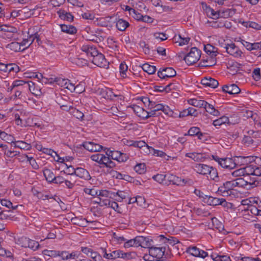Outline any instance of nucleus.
<instances>
[{
  "instance_id": "obj_37",
  "label": "nucleus",
  "mask_w": 261,
  "mask_h": 261,
  "mask_svg": "<svg viewBox=\"0 0 261 261\" xmlns=\"http://www.w3.org/2000/svg\"><path fill=\"white\" fill-rule=\"evenodd\" d=\"M7 47L15 52L23 51L25 48H21V45L17 42H12L7 45Z\"/></svg>"
},
{
  "instance_id": "obj_47",
  "label": "nucleus",
  "mask_w": 261,
  "mask_h": 261,
  "mask_svg": "<svg viewBox=\"0 0 261 261\" xmlns=\"http://www.w3.org/2000/svg\"><path fill=\"white\" fill-rule=\"evenodd\" d=\"M113 195L114 196H118V197L116 199L118 201H122L123 199H125L126 197L128 196V194L124 192V191H118L117 192H113Z\"/></svg>"
},
{
  "instance_id": "obj_45",
  "label": "nucleus",
  "mask_w": 261,
  "mask_h": 261,
  "mask_svg": "<svg viewBox=\"0 0 261 261\" xmlns=\"http://www.w3.org/2000/svg\"><path fill=\"white\" fill-rule=\"evenodd\" d=\"M0 203L2 206L9 209L15 210L18 206L17 205L14 206L10 200L5 199H0Z\"/></svg>"
},
{
  "instance_id": "obj_14",
  "label": "nucleus",
  "mask_w": 261,
  "mask_h": 261,
  "mask_svg": "<svg viewBox=\"0 0 261 261\" xmlns=\"http://www.w3.org/2000/svg\"><path fill=\"white\" fill-rule=\"evenodd\" d=\"M138 247L141 246L143 248H148L149 250L153 246V240L148 237L143 236H138Z\"/></svg>"
},
{
  "instance_id": "obj_10",
  "label": "nucleus",
  "mask_w": 261,
  "mask_h": 261,
  "mask_svg": "<svg viewBox=\"0 0 261 261\" xmlns=\"http://www.w3.org/2000/svg\"><path fill=\"white\" fill-rule=\"evenodd\" d=\"M224 48L228 54L236 58L241 57L243 54L242 51L234 43L225 44Z\"/></svg>"
},
{
  "instance_id": "obj_43",
  "label": "nucleus",
  "mask_w": 261,
  "mask_h": 261,
  "mask_svg": "<svg viewBox=\"0 0 261 261\" xmlns=\"http://www.w3.org/2000/svg\"><path fill=\"white\" fill-rule=\"evenodd\" d=\"M11 211L5 210L0 206V219L6 220L11 218Z\"/></svg>"
},
{
  "instance_id": "obj_23",
  "label": "nucleus",
  "mask_w": 261,
  "mask_h": 261,
  "mask_svg": "<svg viewBox=\"0 0 261 261\" xmlns=\"http://www.w3.org/2000/svg\"><path fill=\"white\" fill-rule=\"evenodd\" d=\"M29 89L30 92L34 95L40 96L42 94L41 88L38 85H36L35 83L32 81H29V84L27 90Z\"/></svg>"
},
{
  "instance_id": "obj_59",
  "label": "nucleus",
  "mask_w": 261,
  "mask_h": 261,
  "mask_svg": "<svg viewBox=\"0 0 261 261\" xmlns=\"http://www.w3.org/2000/svg\"><path fill=\"white\" fill-rule=\"evenodd\" d=\"M252 76L256 81H259L261 79V72L259 68H255L252 72Z\"/></svg>"
},
{
  "instance_id": "obj_29",
  "label": "nucleus",
  "mask_w": 261,
  "mask_h": 261,
  "mask_svg": "<svg viewBox=\"0 0 261 261\" xmlns=\"http://www.w3.org/2000/svg\"><path fill=\"white\" fill-rule=\"evenodd\" d=\"M203 108L206 112L214 116H218L220 114L218 110H216L212 105L207 103L206 101L205 106H204Z\"/></svg>"
},
{
  "instance_id": "obj_3",
  "label": "nucleus",
  "mask_w": 261,
  "mask_h": 261,
  "mask_svg": "<svg viewBox=\"0 0 261 261\" xmlns=\"http://www.w3.org/2000/svg\"><path fill=\"white\" fill-rule=\"evenodd\" d=\"M201 57V51L197 47L191 48L190 51L185 57L184 60L188 65H191L197 62Z\"/></svg>"
},
{
  "instance_id": "obj_48",
  "label": "nucleus",
  "mask_w": 261,
  "mask_h": 261,
  "mask_svg": "<svg viewBox=\"0 0 261 261\" xmlns=\"http://www.w3.org/2000/svg\"><path fill=\"white\" fill-rule=\"evenodd\" d=\"M161 240H162L164 243H169L171 245H174V244L177 243V241L175 239V238L173 237H170V238H167L165 237L163 235H161L160 236Z\"/></svg>"
},
{
  "instance_id": "obj_57",
  "label": "nucleus",
  "mask_w": 261,
  "mask_h": 261,
  "mask_svg": "<svg viewBox=\"0 0 261 261\" xmlns=\"http://www.w3.org/2000/svg\"><path fill=\"white\" fill-rule=\"evenodd\" d=\"M200 130V128L198 127H192L188 130V133L185 134V136L189 135L190 136H197L199 131Z\"/></svg>"
},
{
  "instance_id": "obj_44",
  "label": "nucleus",
  "mask_w": 261,
  "mask_h": 261,
  "mask_svg": "<svg viewBox=\"0 0 261 261\" xmlns=\"http://www.w3.org/2000/svg\"><path fill=\"white\" fill-rule=\"evenodd\" d=\"M229 123V118L226 116H222L213 121V124L215 126H221L223 124Z\"/></svg>"
},
{
  "instance_id": "obj_7",
  "label": "nucleus",
  "mask_w": 261,
  "mask_h": 261,
  "mask_svg": "<svg viewBox=\"0 0 261 261\" xmlns=\"http://www.w3.org/2000/svg\"><path fill=\"white\" fill-rule=\"evenodd\" d=\"M202 201L210 205L216 206L221 205L225 206L227 205V202L225 199L214 197L208 195H204Z\"/></svg>"
},
{
  "instance_id": "obj_11",
  "label": "nucleus",
  "mask_w": 261,
  "mask_h": 261,
  "mask_svg": "<svg viewBox=\"0 0 261 261\" xmlns=\"http://www.w3.org/2000/svg\"><path fill=\"white\" fill-rule=\"evenodd\" d=\"M187 252L194 256L203 258L208 255L206 252L200 249L196 246H190L187 248Z\"/></svg>"
},
{
  "instance_id": "obj_39",
  "label": "nucleus",
  "mask_w": 261,
  "mask_h": 261,
  "mask_svg": "<svg viewBox=\"0 0 261 261\" xmlns=\"http://www.w3.org/2000/svg\"><path fill=\"white\" fill-rule=\"evenodd\" d=\"M142 68L144 71L147 72L149 74H153L156 71L155 66L150 65L147 63H145L143 64Z\"/></svg>"
},
{
  "instance_id": "obj_50",
  "label": "nucleus",
  "mask_w": 261,
  "mask_h": 261,
  "mask_svg": "<svg viewBox=\"0 0 261 261\" xmlns=\"http://www.w3.org/2000/svg\"><path fill=\"white\" fill-rule=\"evenodd\" d=\"M209 171L208 174L210 175V178L214 180L218 181L219 177L217 170L211 166V169L209 170Z\"/></svg>"
},
{
  "instance_id": "obj_27",
  "label": "nucleus",
  "mask_w": 261,
  "mask_h": 261,
  "mask_svg": "<svg viewBox=\"0 0 261 261\" xmlns=\"http://www.w3.org/2000/svg\"><path fill=\"white\" fill-rule=\"evenodd\" d=\"M71 222L79 226L86 227L88 223L96 222L95 221H89L85 218H79L77 217L73 218L71 219Z\"/></svg>"
},
{
  "instance_id": "obj_17",
  "label": "nucleus",
  "mask_w": 261,
  "mask_h": 261,
  "mask_svg": "<svg viewBox=\"0 0 261 261\" xmlns=\"http://www.w3.org/2000/svg\"><path fill=\"white\" fill-rule=\"evenodd\" d=\"M201 83L205 87L211 88H216L219 85L218 81L211 77H204L201 80Z\"/></svg>"
},
{
  "instance_id": "obj_9",
  "label": "nucleus",
  "mask_w": 261,
  "mask_h": 261,
  "mask_svg": "<svg viewBox=\"0 0 261 261\" xmlns=\"http://www.w3.org/2000/svg\"><path fill=\"white\" fill-rule=\"evenodd\" d=\"M176 74V71L172 67H162L158 72V76L161 79L172 77Z\"/></svg>"
},
{
  "instance_id": "obj_19",
  "label": "nucleus",
  "mask_w": 261,
  "mask_h": 261,
  "mask_svg": "<svg viewBox=\"0 0 261 261\" xmlns=\"http://www.w3.org/2000/svg\"><path fill=\"white\" fill-rule=\"evenodd\" d=\"M221 166L226 169H233L236 168L234 159L233 158H223L221 162Z\"/></svg>"
},
{
  "instance_id": "obj_34",
  "label": "nucleus",
  "mask_w": 261,
  "mask_h": 261,
  "mask_svg": "<svg viewBox=\"0 0 261 261\" xmlns=\"http://www.w3.org/2000/svg\"><path fill=\"white\" fill-rule=\"evenodd\" d=\"M129 25L128 22L123 19H119L116 22V28L120 31H124Z\"/></svg>"
},
{
  "instance_id": "obj_26",
  "label": "nucleus",
  "mask_w": 261,
  "mask_h": 261,
  "mask_svg": "<svg viewBox=\"0 0 261 261\" xmlns=\"http://www.w3.org/2000/svg\"><path fill=\"white\" fill-rule=\"evenodd\" d=\"M57 13L61 19L69 22H71L73 20V16L70 13L67 12L65 10H60L57 12Z\"/></svg>"
},
{
  "instance_id": "obj_32",
  "label": "nucleus",
  "mask_w": 261,
  "mask_h": 261,
  "mask_svg": "<svg viewBox=\"0 0 261 261\" xmlns=\"http://www.w3.org/2000/svg\"><path fill=\"white\" fill-rule=\"evenodd\" d=\"M60 27L62 32L69 34L76 33V29L72 25L61 24Z\"/></svg>"
},
{
  "instance_id": "obj_22",
  "label": "nucleus",
  "mask_w": 261,
  "mask_h": 261,
  "mask_svg": "<svg viewBox=\"0 0 261 261\" xmlns=\"http://www.w3.org/2000/svg\"><path fill=\"white\" fill-rule=\"evenodd\" d=\"M251 175L253 176L252 175H245L244 176V177L245 178V181H247L246 183V189H250L255 187H256L258 184L257 179V178L258 176L251 177L250 176Z\"/></svg>"
},
{
  "instance_id": "obj_15",
  "label": "nucleus",
  "mask_w": 261,
  "mask_h": 261,
  "mask_svg": "<svg viewBox=\"0 0 261 261\" xmlns=\"http://www.w3.org/2000/svg\"><path fill=\"white\" fill-rule=\"evenodd\" d=\"M80 254V253L76 251H73L71 252L67 251H62L61 252L60 257L63 260H70V259H77Z\"/></svg>"
},
{
  "instance_id": "obj_60",
  "label": "nucleus",
  "mask_w": 261,
  "mask_h": 261,
  "mask_svg": "<svg viewBox=\"0 0 261 261\" xmlns=\"http://www.w3.org/2000/svg\"><path fill=\"white\" fill-rule=\"evenodd\" d=\"M130 15L135 19L139 21H141L142 17V15L135 9H131L130 10Z\"/></svg>"
},
{
  "instance_id": "obj_52",
  "label": "nucleus",
  "mask_w": 261,
  "mask_h": 261,
  "mask_svg": "<svg viewBox=\"0 0 261 261\" xmlns=\"http://www.w3.org/2000/svg\"><path fill=\"white\" fill-rule=\"evenodd\" d=\"M0 138L7 143H10V141H11V139L13 138L11 135L0 130Z\"/></svg>"
},
{
  "instance_id": "obj_49",
  "label": "nucleus",
  "mask_w": 261,
  "mask_h": 261,
  "mask_svg": "<svg viewBox=\"0 0 261 261\" xmlns=\"http://www.w3.org/2000/svg\"><path fill=\"white\" fill-rule=\"evenodd\" d=\"M20 71L19 67L15 64L11 63L8 64L7 72L17 73Z\"/></svg>"
},
{
  "instance_id": "obj_31",
  "label": "nucleus",
  "mask_w": 261,
  "mask_h": 261,
  "mask_svg": "<svg viewBox=\"0 0 261 261\" xmlns=\"http://www.w3.org/2000/svg\"><path fill=\"white\" fill-rule=\"evenodd\" d=\"M15 119L16 123L17 125H20L23 126H29V124L28 123L27 120L24 118V115H22V113H21L20 115L16 113L15 114Z\"/></svg>"
},
{
  "instance_id": "obj_12",
  "label": "nucleus",
  "mask_w": 261,
  "mask_h": 261,
  "mask_svg": "<svg viewBox=\"0 0 261 261\" xmlns=\"http://www.w3.org/2000/svg\"><path fill=\"white\" fill-rule=\"evenodd\" d=\"M165 250V247H158L152 246L148 251L149 253H150L154 258L161 259L163 257Z\"/></svg>"
},
{
  "instance_id": "obj_16",
  "label": "nucleus",
  "mask_w": 261,
  "mask_h": 261,
  "mask_svg": "<svg viewBox=\"0 0 261 261\" xmlns=\"http://www.w3.org/2000/svg\"><path fill=\"white\" fill-rule=\"evenodd\" d=\"M193 169L197 173L205 175L208 174L211 166L204 164H196L194 166Z\"/></svg>"
},
{
  "instance_id": "obj_62",
  "label": "nucleus",
  "mask_w": 261,
  "mask_h": 261,
  "mask_svg": "<svg viewBox=\"0 0 261 261\" xmlns=\"http://www.w3.org/2000/svg\"><path fill=\"white\" fill-rule=\"evenodd\" d=\"M139 45L140 47L143 49V50L145 54H149L150 49L149 46L144 41H141L139 43Z\"/></svg>"
},
{
  "instance_id": "obj_2",
  "label": "nucleus",
  "mask_w": 261,
  "mask_h": 261,
  "mask_svg": "<svg viewBox=\"0 0 261 261\" xmlns=\"http://www.w3.org/2000/svg\"><path fill=\"white\" fill-rule=\"evenodd\" d=\"M232 175L235 177L252 175L254 176H261V166L252 163L250 165L236 170L232 172Z\"/></svg>"
},
{
  "instance_id": "obj_55",
  "label": "nucleus",
  "mask_w": 261,
  "mask_h": 261,
  "mask_svg": "<svg viewBox=\"0 0 261 261\" xmlns=\"http://www.w3.org/2000/svg\"><path fill=\"white\" fill-rule=\"evenodd\" d=\"M246 27L252 28L256 30H261V25L254 21H248L244 22Z\"/></svg>"
},
{
  "instance_id": "obj_61",
  "label": "nucleus",
  "mask_w": 261,
  "mask_h": 261,
  "mask_svg": "<svg viewBox=\"0 0 261 261\" xmlns=\"http://www.w3.org/2000/svg\"><path fill=\"white\" fill-rule=\"evenodd\" d=\"M45 254L50 257H55L57 256H60L61 255V252L57 250H45Z\"/></svg>"
},
{
  "instance_id": "obj_63",
  "label": "nucleus",
  "mask_w": 261,
  "mask_h": 261,
  "mask_svg": "<svg viewBox=\"0 0 261 261\" xmlns=\"http://www.w3.org/2000/svg\"><path fill=\"white\" fill-rule=\"evenodd\" d=\"M39 247V244L38 242L29 239V248L35 251Z\"/></svg>"
},
{
  "instance_id": "obj_38",
  "label": "nucleus",
  "mask_w": 261,
  "mask_h": 261,
  "mask_svg": "<svg viewBox=\"0 0 261 261\" xmlns=\"http://www.w3.org/2000/svg\"><path fill=\"white\" fill-rule=\"evenodd\" d=\"M174 89H175V85H174V84L172 83H170L166 85L165 87H163L162 86L155 87V91L159 92H168Z\"/></svg>"
},
{
  "instance_id": "obj_35",
  "label": "nucleus",
  "mask_w": 261,
  "mask_h": 261,
  "mask_svg": "<svg viewBox=\"0 0 261 261\" xmlns=\"http://www.w3.org/2000/svg\"><path fill=\"white\" fill-rule=\"evenodd\" d=\"M138 236L133 239L126 240L124 243V247L125 248L130 247H138Z\"/></svg>"
},
{
  "instance_id": "obj_21",
  "label": "nucleus",
  "mask_w": 261,
  "mask_h": 261,
  "mask_svg": "<svg viewBox=\"0 0 261 261\" xmlns=\"http://www.w3.org/2000/svg\"><path fill=\"white\" fill-rule=\"evenodd\" d=\"M74 175L85 180H89L91 178L90 175L87 170L83 168H77L75 170L72 169Z\"/></svg>"
},
{
  "instance_id": "obj_58",
  "label": "nucleus",
  "mask_w": 261,
  "mask_h": 261,
  "mask_svg": "<svg viewBox=\"0 0 261 261\" xmlns=\"http://www.w3.org/2000/svg\"><path fill=\"white\" fill-rule=\"evenodd\" d=\"M153 36L157 40L162 41L167 39V35L164 33H155L153 34Z\"/></svg>"
},
{
  "instance_id": "obj_51",
  "label": "nucleus",
  "mask_w": 261,
  "mask_h": 261,
  "mask_svg": "<svg viewBox=\"0 0 261 261\" xmlns=\"http://www.w3.org/2000/svg\"><path fill=\"white\" fill-rule=\"evenodd\" d=\"M18 144V148L21 149H24L25 150H30L32 146L30 144L27 143L26 142L22 141H17Z\"/></svg>"
},
{
  "instance_id": "obj_30",
  "label": "nucleus",
  "mask_w": 261,
  "mask_h": 261,
  "mask_svg": "<svg viewBox=\"0 0 261 261\" xmlns=\"http://www.w3.org/2000/svg\"><path fill=\"white\" fill-rule=\"evenodd\" d=\"M137 255L135 252H125L121 250L120 258L126 261L130 259H135L136 258Z\"/></svg>"
},
{
  "instance_id": "obj_25",
  "label": "nucleus",
  "mask_w": 261,
  "mask_h": 261,
  "mask_svg": "<svg viewBox=\"0 0 261 261\" xmlns=\"http://www.w3.org/2000/svg\"><path fill=\"white\" fill-rule=\"evenodd\" d=\"M61 107L64 110H68L77 119H82L84 116V114L82 112L73 107H70L68 110H67V106L63 105Z\"/></svg>"
},
{
  "instance_id": "obj_33",
  "label": "nucleus",
  "mask_w": 261,
  "mask_h": 261,
  "mask_svg": "<svg viewBox=\"0 0 261 261\" xmlns=\"http://www.w3.org/2000/svg\"><path fill=\"white\" fill-rule=\"evenodd\" d=\"M13 87H15L16 89H27L29 81L25 82L22 80H16L13 82Z\"/></svg>"
},
{
  "instance_id": "obj_24",
  "label": "nucleus",
  "mask_w": 261,
  "mask_h": 261,
  "mask_svg": "<svg viewBox=\"0 0 261 261\" xmlns=\"http://www.w3.org/2000/svg\"><path fill=\"white\" fill-rule=\"evenodd\" d=\"M215 57L210 56L207 57L206 59H202L199 63V65L201 67H210L215 65L216 63Z\"/></svg>"
},
{
  "instance_id": "obj_20",
  "label": "nucleus",
  "mask_w": 261,
  "mask_h": 261,
  "mask_svg": "<svg viewBox=\"0 0 261 261\" xmlns=\"http://www.w3.org/2000/svg\"><path fill=\"white\" fill-rule=\"evenodd\" d=\"M223 92L227 93L229 94H236L240 92L241 90L239 87L234 84L227 85H225L222 87Z\"/></svg>"
},
{
  "instance_id": "obj_36",
  "label": "nucleus",
  "mask_w": 261,
  "mask_h": 261,
  "mask_svg": "<svg viewBox=\"0 0 261 261\" xmlns=\"http://www.w3.org/2000/svg\"><path fill=\"white\" fill-rule=\"evenodd\" d=\"M43 174L47 181L50 182H53L56 176L51 170L45 169L43 171Z\"/></svg>"
},
{
  "instance_id": "obj_54",
  "label": "nucleus",
  "mask_w": 261,
  "mask_h": 261,
  "mask_svg": "<svg viewBox=\"0 0 261 261\" xmlns=\"http://www.w3.org/2000/svg\"><path fill=\"white\" fill-rule=\"evenodd\" d=\"M231 10L226 9L223 10H219V18H228L230 16Z\"/></svg>"
},
{
  "instance_id": "obj_6",
  "label": "nucleus",
  "mask_w": 261,
  "mask_h": 261,
  "mask_svg": "<svg viewBox=\"0 0 261 261\" xmlns=\"http://www.w3.org/2000/svg\"><path fill=\"white\" fill-rule=\"evenodd\" d=\"M54 81L56 82L57 84L60 85L61 87H62L65 89H68L71 92H80V91H76V89H77L80 87V85H77V86H75L73 84L71 83L70 81L68 79L56 78Z\"/></svg>"
},
{
  "instance_id": "obj_5",
  "label": "nucleus",
  "mask_w": 261,
  "mask_h": 261,
  "mask_svg": "<svg viewBox=\"0 0 261 261\" xmlns=\"http://www.w3.org/2000/svg\"><path fill=\"white\" fill-rule=\"evenodd\" d=\"M231 184L230 181H226L218 188V192L223 196H230L234 197L237 192L236 190L232 189Z\"/></svg>"
},
{
  "instance_id": "obj_64",
  "label": "nucleus",
  "mask_w": 261,
  "mask_h": 261,
  "mask_svg": "<svg viewBox=\"0 0 261 261\" xmlns=\"http://www.w3.org/2000/svg\"><path fill=\"white\" fill-rule=\"evenodd\" d=\"M113 195V192L107 190H101L97 191V195L99 196L108 197H111V195Z\"/></svg>"
},
{
  "instance_id": "obj_18",
  "label": "nucleus",
  "mask_w": 261,
  "mask_h": 261,
  "mask_svg": "<svg viewBox=\"0 0 261 261\" xmlns=\"http://www.w3.org/2000/svg\"><path fill=\"white\" fill-rule=\"evenodd\" d=\"M202 6L203 9L208 17L213 19L219 18V11H215L213 9L204 3H202Z\"/></svg>"
},
{
  "instance_id": "obj_40",
  "label": "nucleus",
  "mask_w": 261,
  "mask_h": 261,
  "mask_svg": "<svg viewBox=\"0 0 261 261\" xmlns=\"http://www.w3.org/2000/svg\"><path fill=\"white\" fill-rule=\"evenodd\" d=\"M186 156L190 158L195 161H201L203 159L202 154L196 152H189L186 154Z\"/></svg>"
},
{
  "instance_id": "obj_42",
  "label": "nucleus",
  "mask_w": 261,
  "mask_h": 261,
  "mask_svg": "<svg viewBox=\"0 0 261 261\" xmlns=\"http://www.w3.org/2000/svg\"><path fill=\"white\" fill-rule=\"evenodd\" d=\"M106 154L110 156L111 159L116 160L118 162L119 158L120 155H121V152L118 150H108L106 152Z\"/></svg>"
},
{
  "instance_id": "obj_41",
  "label": "nucleus",
  "mask_w": 261,
  "mask_h": 261,
  "mask_svg": "<svg viewBox=\"0 0 261 261\" xmlns=\"http://www.w3.org/2000/svg\"><path fill=\"white\" fill-rule=\"evenodd\" d=\"M204 50L207 54H210L211 56L216 57L217 56L216 48L211 44L204 45Z\"/></svg>"
},
{
  "instance_id": "obj_13",
  "label": "nucleus",
  "mask_w": 261,
  "mask_h": 261,
  "mask_svg": "<svg viewBox=\"0 0 261 261\" xmlns=\"http://www.w3.org/2000/svg\"><path fill=\"white\" fill-rule=\"evenodd\" d=\"M83 146L90 152H99L103 149L101 145L93 142H84L83 144Z\"/></svg>"
},
{
  "instance_id": "obj_56",
  "label": "nucleus",
  "mask_w": 261,
  "mask_h": 261,
  "mask_svg": "<svg viewBox=\"0 0 261 261\" xmlns=\"http://www.w3.org/2000/svg\"><path fill=\"white\" fill-rule=\"evenodd\" d=\"M127 69L128 67L124 62H122L120 64L119 66L120 73L121 76L123 77L126 76V72L127 71Z\"/></svg>"
},
{
  "instance_id": "obj_28",
  "label": "nucleus",
  "mask_w": 261,
  "mask_h": 261,
  "mask_svg": "<svg viewBox=\"0 0 261 261\" xmlns=\"http://www.w3.org/2000/svg\"><path fill=\"white\" fill-rule=\"evenodd\" d=\"M188 103L194 107L203 108L205 106L206 101L198 98H191L188 100Z\"/></svg>"
},
{
  "instance_id": "obj_8",
  "label": "nucleus",
  "mask_w": 261,
  "mask_h": 261,
  "mask_svg": "<svg viewBox=\"0 0 261 261\" xmlns=\"http://www.w3.org/2000/svg\"><path fill=\"white\" fill-rule=\"evenodd\" d=\"M167 180L173 185L177 186H185L186 184H190L191 180L190 179L181 178L174 175L169 174H167Z\"/></svg>"
},
{
  "instance_id": "obj_53",
  "label": "nucleus",
  "mask_w": 261,
  "mask_h": 261,
  "mask_svg": "<svg viewBox=\"0 0 261 261\" xmlns=\"http://www.w3.org/2000/svg\"><path fill=\"white\" fill-rule=\"evenodd\" d=\"M167 174H158L156 175H154L152 177V178L158 181V182L161 184L163 183L164 181L167 180Z\"/></svg>"
},
{
  "instance_id": "obj_1",
  "label": "nucleus",
  "mask_w": 261,
  "mask_h": 261,
  "mask_svg": "<svg viewBox=\"0 0 261 261\" xmlns=\"http://www.w3.org/2000/svg\"><path fill=\"white\" fill-rule=\"evenodd\" d=\"M81 50L85 53L86 55L95 65L102 68H108L109 62L106 59L104 55L99 53L96 47L90 44H84L81 47Z\"/></svg>"
},
{
  "instance_id": "obj_4",
  "label": "nucleus",
  "mask_w": 261,
  "mask_h": 261,
  "mask_svg": "<svg viewBox=\"0 0 261 261\" xmlns=\"http://www.w3.org/2000/svg\"><path fill=\"white\" fill-rule=\"evenodd\" d=\"M236 167L243 165L248 166L252 163L256 165V160L260 159L254 156H236L234 157Z\"/></svg>"
},
{
  "instance_id": "obj_46",
  "label": "nucleus",
  "mask_w": 261,
  "mask_h": 261,
  "mask_svg": "<svg viewBox=\"0 0 261 261\" xmlns=\"http://www.w3.org/2000/svg\"><path fill=\"white\" fill-rule=\"evenodd\" d=\"M134 170L138 173L141 174L146 172V165L144 163L137 164L134 168Z\"/></svg>"
}]
</instances>
